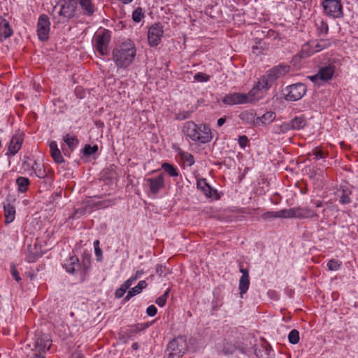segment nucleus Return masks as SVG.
<instances>
[{"label": "nucleus", "mask_w": 358, "mask_h": 358, "mask_svg": "<svg viewBox=\"0 0 358 358\" xmlns=\"http://www.w3.org/2000/svg\"><path fill=\"white\" fill-rule=\"evenodd\" d=\"M341 263L334 259L329 260L327 263V266L330 271H337L339 269Z\"/></svg>", "instance_id": "c03bdc74"}, {"label": "nucleus", "mask_w": 358, "mask_h": 358, "mask_svg": "<svg viewBox=\"0 0 358 358\" xmlns=\"http://www.w3.org/2000/svg\"><path fill=\"white\" fill-rule=\"evenodd\" d=\"M63 140L71 150H74L78 145V140L73 135L67 134L64 136Z\"/></svg>", "instance_id": "f704fd0d"}, {"label": "nucleus", "mask_w": 358, "mask_h": 358, "mask_svg": "<svg viewBox=\"0 0 358 358\" xmlns=\"http://www.w3.org/2000/svg\"><path fill=\"white\" fill-rule=\"evenodd\" d=\"M144 186L148 189L149 195L157 196L165 187L164 175L161 173L155 177L145 178Z\"/></svg>", "instance_id": "1a4fd4ad"}, {"label": "nucleus", "mask_w": 358, "mask_h": 358, "mask_svg": "<svg viewBox=\"0 0 358 358\" xmlns=\"http://www.w3.org/2000/svg\"><path fill=\"white\" fill-rule=\"evenodd\" d=\"M315 206L317 208H320L322 206V202L321 201H317L315 202Z\"/></svg>", "instance_id": "052dcab7"}, {"label": "nucleus", "mask_w": 358, "mask_h": 358, "mask_svg": "<svg viewBox=\"0 0 358 358\" xmlns=\"http://www.w3.org/2000/svg\"><path fill=\"white\" fill-rule=\"evenodd\" d=\"M34 358H45V357L40 355H35Z\"/></svg>", "instance_id": "0e129e2a"}, {"label": "nucleus", "mask_w": 358, "mask_h": 358, "mask_svg": "<svg viewBox=\"0 0 358 358\" xmlns=\"http://www.w3.org/2000/svg\"><path fill=\"white\" fill-rule=\"evenodd\" d=\"M50 154L56 163L60 164L64 162L62 155L57 147L56 141H51L49 145Z\"/></svg>", "instance_id": "bb28decb"}, {"label": "nucleus", "mask_w": 358, "mask_h": 358, "mask_svg": "<svg viewBox=\"0 0 358 358\" xmlns=\"http://www.w3.org/2000/svg\"><path fill=\"white\" fill-rule=\"evenodd\" d=\"M164 31L160 24L152 25L148 33V40L149 45L152 47L157 46L161 41Z\"/></svg>", "instance_id": "4468645a"}, {"label": "nucleus", "mask_w": 358, "mask_h": 358, "mask_svg": "<svg viewBox=\"0 0 358 358\" xmlns=\"http://www.w3.org/2000/svg\"><path fill=\"white\" fill-rule=\"evenodd\" d=\"M334 69L331 66H325L321 68L319 72L310 77V79L313 82H316L317 80H321L322 81H327L330 80L333 76Z\"/></svg>", "instance_id": "4be33fe9"}, {"label": "nucleus", "mask_w": 358, "mask_h": 358, "mask_svg": "<svg viewBox=\"0 0 358 358\" xmlns=\"http://www.w3.org/2000/svg\"><path fill=\"white\" fill-rule=\"evenodd\" d=\"M162 169L166 172L170 177H178L179 176V171L178 169L173 165L164 162L162 164Z\"/></svg>", "instance_id": "473e14b6"}, {"label": "nucleus", "mask_w": 358, "mask_h": 358, "mask_svg": "<svg viewBox=\"0 0 358 358\" xmlns=\"http://www.w3.org/2000/svg\"><path fill=\"white\" fill-rule=\"evenodd\" d=\"M352 190L347 185H341L338 190V195L339 196V202L341 204H348L351 202L350 195Z\"/></svg>", "instance_id": "393cba45"}, {"label": "nucleus", "mask_w": 358, "mask_h": 358, "mask_svg": "<svg viewBox=\"0 0 358 358\" xmlns=\"http://www.w3.org/2000/svg\"><path fill=\"white\" fill-rule=\"evenodd\" d=\"M190 117V113L189 111H180L178 112L176 115V118L178 120H183L185 119H187Z\"/></svg>", "instance_id": "a18cd8bd"}, {"label": "nucleus", "mask_w": 358, "mask_h": 358, "mask_svg": "<svg viewBox=\"0 0 358 358\" xmlns=\"http://www.w3.org/2000/svg\"><path fill=\"white\" fill-rule=\"evenodd\" d=\"M299 332L296 329H292L289 335L288 340L291 344L296 345L299 342Z\"/></svg>", "instance_id": "4c0bfd02"}, {"label": "nucleus", "mask_w": 358, "mask_h": 358, "mask_svg": "<svg viewBox=\"0 0 358 358\" xmlns=\"http://www.w3.org/2000/svg\"><path fill=\"white\" fill-rule=\"evenodd\" d=\"M182 131L187 138L197 143H207L212 139L210 129L205 124H196L192 121L187 122Z\"/></svg>", "instance_id": "f03ea898"}, {"label": "nucleus", "mask_w": 358, "mask_h": 358, "mask_svg": "<svg viewBox=\"0 0 358 358\" xmlns=\"http://www.w3.org/2000/svg\"><path fill=\"white\" fill-rule=\"evenodd\" d=\"M263 50L262 47H257V46H253L252 47V52L255 54L256 55H258L259 54L262 53Z\"/></svg>", "instance_id": "4d7b16f0"}, {"label": "nucleus", "mask_w": 358, "mask_h": 358, "mask_svg": "<svg viewBox=\"0 0 358 358\" xmlns=\"http://www.w3.org/2000/svg\"><path fill=\"white\" fill-rule=\"evenodd\" d=\"M147 286H148V284L145 280L139 281L136 286L131 288L128 292L127 296L124 298V300L129 301L131 297L140 294L143 289L147 287Z\"/></svg>", "instance_id": "cd10ccee"}, {"label": "nucleus", "mask_w": 358, "mask_h": 358, "mask_svg": "<svg viewBox=\"0 0 358 358\" xmlns=\"http://www.w3.org/2000/svg\"><path fill=\"white\" fill-rule=\"evenodd\" d=\"M98 150V146L96 145L91 146L90 145H86L83 149V153L85 156H90Z\"/></svg>", "instance_id": "79ce46f5"}, {"label": "nucleus", "mask_w": 358, "mask_h": 358, "mask_svg": "<svg viewBox=\"0 0 358 358\" xmlns=\"http://www.w3.org/2000/svg\"><path fill=\"white\" fill-rule=\"evenodd\" d=\"M271 87L267 78L264 76L261 77L252 89L248 92V103H255L264 96V91Z\"/></svg>", "instance_id": "0eeeda50"}, {"label": "nucleus", "mask_w": 358, "mask_h": 358, "mask_svg": "<svg viewBox=\"0 0 358 358\" xmlns=\"http://www.w3.org/2000/svg\"><path fill=\"white\" fill-rule=\"evenodd\" d=\"M16 184L18 191L21 193H24L28 189L30 181L28 178L20 176L16 179Z\"/></svg>", "instance_id": "c756f323"}, {"label": "nucleus", "mask_w": 358, "mask_h": 358, "mask_svg": "<svg viewBox=\"0 0 358 358\" xmlns=\"http://www.w3.org/2000/svg\"><path fill=\"white\" fill-rule=\"evenodd\" d=\"M132 280L133 279H127L122 285L121 287H120V289H122V291L123 292H126L127 290L131 287V285L133 284V282H132Z\"/></svg>", "instance_id": "de8ad7c7"}, {"label": "nucleus", "mask_w": 358, "mask_h": 358, "mask_svg": "<svg viewBox=\"0 0 358 358\" xmlns=\"http://www.w3.org/2000/svg\"><path fill=\"white\" fill-rule=\"evenodd\" d=\"M131 347H132V348H133V349L136 350V349H138V343H134L132 344V346H131Z\"/></svg>", "instance_id": "680f3d73"}, {"label": "nucleus", "mask_w": 358, "mask_h": 358, "mask_svg": "<svg viewBox=\"0 0 358 358\" xmlns=\"http://www.w3.org/2000/svg\"><path fill=\"white\" fill-rule=\"evenodd\" d=\"M51 343L52 341L50 340L48 335L41 334L37 336L35 341V345L36 348L38 349V350L45 352L50 349Z\"/></svg>", "instance_id": "5701e85b"}, {"label": "nucleus", "mask_w": 358, "mask_h": 358, "mask_svg": "<svg viewBox=\"0 0 358 358\" xmlns=\"http://www.w3.org/2000/svg\"><path fill=\"white\" fill-rule=\"evenodd\" d=\"M306 93V86L301 83L287 86L283 90L285 98L287 101H295L301 99Z\"/></svg>", "instance_id": "9b49d317"}, {"label": "nucleus", "mask_w": 358, "mask_h": 358, "mask_svg": "<svg viewBox=\"0 0 358 358\" xmlns=\"http://www.w3.org/2000/svg\"><path fill=\"white\" fill-rule=\"evenodd\" d=\"M238 143L241 147L245 148L246 146V136H240Z\"/></svg>", "instance_id": "5fc2aeb1"}, {"label": "nucleus", "mask_w": 358, "mask_h": 358, "mask_svg": "<svg viewBox=\"0 0 358 358\" xmlns=\"http://www.w3.org/2000/svg\"><path fill=\"white\" fill-rule=\"evenodd\" d=\"M222 101L225 105L242 104L246 102V94L239 92L229 93L223 97Z\"/></svg>", "instance_id": "412c9836"}, {"label": "nucleus", "mask_w": 358, "mask_h": 358, "mask_svg": "<svg viewBox=\"0 0 358 358\" xmlns=\"http://www.w3.org/2000/svg\"><path fill=\"white\" fill-rule=\"evenodd\" d=\"M124 294L125 293L123 292L122 291V289H120V288L117 289L115 292V297L117 298V299L122 298L124 296Z\"/></svg>", "instance_id": "13d9d810"}, {"label": "nucleus", "mask_w": 358, "mask_h": 358, "mask_svg": "<svg viewBox=\"0 0 358 358\" xmlns=\"http://www.w3.org/2000/svg\"><path fill=\"white\" fill-rule=\"evenodd\" d=\"M170 291V288H168L162 296L157 298V299L155 300L156 304H157L159 307L164 306L166 303V300L169 297Z\"/></svg>", "instance_id": "58836bf2"}, {"label": "nucleus", "mask_w": 358, "mask_h": 358, "mask_svg": "<svg viewBox=\"0 0 358 358\" xmlns=\"http://www.w3.org/2000/svg\"><path fill=\"white\" fill-rule=\"evenodd\" d=\"M24 253L25 260L29 263H33L43 255V251L41 245L36 241L33 245H27Z\"/></svg>", "instance_id": "2eb2a0df"}, {"label": "nucleus", "mask_w": 358, "mask_h": 358, "mask_svg": "<svg viewBox=\"0 0 358 358\" xmlns=\"http://www.w3.org/2000/svg\"><path fill=\"white\" fill-rule=\"evenodd\" d=\"M196 186L199 189H200L203 194L207 197H212L213 193H216L217 191L213 189L209 184L207 182L206 179L200 178L197 180Z\"/></svg>", "instance_id": "a878e982"}, {"label": "nucleus", "mask_w": 358, "mask_h": 358, "mask_svg": "<svg viewBox=\"0 0 358 358\" xmlns=\"http://www.w3.org/2000/svg\"><path fill=\"white\" fill-rule=\"evenodd\" d=\"M4 214H5L6 223V224L11 223L15 219V208L13 206H11L10 204L4 206Z\"/></svg>", "instance_id": "7c9ffc66"}, {"label": "nucleus", "mask_w": 358, "mask_h": 358, "mask_svg": "<svg viewBox=\"0 0 358 358\" xmlns=\"http://www.w3.org/2000/svg\"><path fill=\"white\" fill-rule=\"evenodd\" d=\"M315 25L317 27V34L319 36L326 35L329 31L327 23L322 18H318L315 20Z\"/></svg>", "instance_id": "2f4dec72"}, {"label": "nucleus", "mask_w": 358, "mask_h": 358, "mask_svg": "<svg viewBox=\"0 0 358 358\" xmlns=\"http://www.w3.org/2000/svg\"><path fill=\"white\" fill-rule=\"evenodd\" d=\"M111 39V31L106 29H99L94 36V46L95 50L101 55L109 53V43Z\"/></svg>", "instance_id": "39448f33"}, {"label": "nucleus", "mask_w": 358, "mask_h": 358, "mask_svg": "<svg viewBox=\"0 0 358 358\" xmlns=\"http://www.w3.org/2000/svg\"><path fill=\"white\" fill-rule=\"evenodd\" d=\"M313 155L315 156V159H320L324 157L323 152L320 150H315L313 152Z\"/></svg>", "instance_id": "864d4df0"}, {"label": "nucleus", "mask_w": 358, "mask_h": 358, "mask_svg": "<svg viewBox=\"0 0 358 358\" xmlns=\"http://www.w3.org/2000/svg\"><path fill=\"white\" fill-rule=\"evenodd\" d=\"M100 242L99 240H96L94 242V253L96 257L101 258L102 257V250L99 247Z\"/></svg>", "instance_id": "49530a36"}, {"label": "nucleus", "mask_w": 358, "mask_h": 358, "mask_svg": "<svg viewBox=\"0 0 358 358\" xmlns=\"http://www.w3.org/2000/svg\"><path fill=\"white\" fill-rule=\"evenodd\" d=\"M240 271L242 273V276L240 279L239 289L241 296L243 297V294L246 293V269L241 265Z\"/></svg>", "instance_id": "e433bc0d"}, {"label": "nucleus", "mask_w": 358, "mask_h": 358, "mask_svg": "<svg viewBox=\"0 0 358 358\" xmlns=\"http://www.w3.org/2000/svg\"><path fill=\"white\" fill-rule=\"evenodd\" d=\"M13 34V29L8 21L3 17L0 16V37L6 39Z\"/></svg>", "instance_id": "b1692460"}, {"label": "nucleus", "mask_w": 358, "mask_h": 358, "mask_svg": "<svg viewBox=\"0 0 358 358\" xmlns=\"http://www.w3.org/2000/svg\"><path fill=\"white\" fill-rule=\"evenodd\" d=\"M275 113L273 112H267L261 117L255 118L252 113L248 114V123L251 122L255 126L266 125L272 122L275 119Z\"/></svg>", "instance_id": "f3484780"}, {"label": "nucleus", "mask_w": 358, "mask_h": 358, "mask_svg": "<svg viewBox=\"0 0 358 358\" xmlns=\"http://www.w3.org/2000/svg\"><path fill=\"white\" fill-rule=\"evenodd\" d=\"M23 141L24 134L22 133L17 132L14 134L9 143L6 155H10L12 156L16 155L20 150Z\"/></svg>", "instance_id": "a211bd4d"}, {"label": "nucleus", "mask_w": 358, "mask_h": 358, "mask_svg": "<svg viewBox=\"0 0 358 358\" xmlns=\"http://www.w3.org/2000/svg\"><path fill=\"white\" fill-rule=\"evenodd\" d=\"M90 266V260L89 258L83 259L80 263L78 258L76 255H70L64 262L63 267L66 272L69 273H75L79 272L81 275H85Z\"/></svg>", "instance_id": "423d86ee"}, {"label": "nucleus", "mask_w": 358, "mask_h": 358, "mask_svg": "<svg viewBox=\"0 0 358 358\" xmlns=\"http://www.w3.org/2000/svg\"><path fill=\"white\" fill-rule=\"evenodd\" d=\"M144 17L145 15L143 12V9L141 7H138L133 11L132 19L135 22H140Z\"/></svg>", "instance_id": "ea45409f"}, {"label": "nucleus", "mask_w": 358, "mask_h": 358, "mask_svg": "<svg viewBox=\"0 0 358 358\" xmlns=\"http://www.w3.org/2000/svg\"><path fill=\"white\" fill-rule=\"evenodd\" d=\"M290 129H292V128L290 127L289 122L287 123H283L280 126V131L282 133H285Z\"/></svg>", "instance_id": "8fccbe9b"}, {"label": "nucleus", "mask_w": 358, "mask_h": 358, "mask_svg": "<svg viewBox=\"0 0 358 358\" xmlns=\"http://www.w3.org/2000/svg\"><path fill=\"white\" fill-rule=\"evenodd\" d=\"M11 274H12V276L14 278V279L17 282H20L21 280L20 274H19L18 271H17V269L14 266L12 267V268H11Z\"/></svg>", "instance_id": "3c124183"}, {"label": "nucleus", "mask_w": 358, "mask_h": 358, "mask_svg": "<svg viewBox=\"0 0 358 358\" xmlns=\"http://www.w3.org/2000/svg\"><path fill=\"white\" fill-rule=\"evenodd\" d=\"M331 45L329 39H321L317 41H311L304 45L299 56L300 58H306L315 52L327 48Z\"/></svg>", "instance_id": "6e6552de"}, {"label": "nucleus", "mask_w": 358, "mask_h": 358, "mask_svg": "<svg viewBox=\"0 0 358 358\" xmlns=\"http://www.w3.org/2000/svg\"><path fill=\"white\" fill-rule=\"evenodd\" d=\"M143 274H144L143 270L137 271L135 275L131 276L129 279H133L132 282H135L138 278H140Z\"/></svg>", "instance_id": "603ef678"}, {"label": "nucleus", "mask_w": 358, "mask_h": 358, "mask_svg": "<svg viewBox=\"0 0 358 358\" xmlns=\"http://www.w3.org/2000/svg\"><path fill=\"white\" fill-rule=\"evenodd\" d=\"M179 155L180 159L187 166H191L194 164V158L192 154L185 151H180Z\"/></svg>", "instance_id": "c9c22d12"}, {"label": "nucleus", "mask_w": 358, "mask_h": 358, "mask_svg": "<svg viewBox=\"0 0 358 358\" xmlns=\"http://www.w3.org/2000/svg\"><path fill=\"white\" fill-rule=\"evenodd\" d=\"M254 352L257 358H272L273 356L271 345L264 340L255 344Z\"/></svg>", "instance_id": "dca6fc26"}, {"label": "nucleus", "mask_w": 358, "mask_h": 358, "mask_svg": "<svg viewBox=\"0 0 358 358\" xmlns=\"http://www.w3.org/2000/svg\"><path fill=\"white\" fill-rule=\"evenodd\" d=\"M247 285H248V287L249 286V280H248Z\"/></svg>", "instance_id": "338daca9"}, {"label": "nucleus", "mask_w": 358, "mask_h": 358, "mask_svg": "<svg viewBox=\"0 0 358 358\" xmlns=\"http://www.w3.org/2000/svg\"><path fill=\"white\" fill-rule=\"evenodd\" d=\"M144 329H145V327H143V324H138L136 325L130 327L127 330V334L129 336H132L135 334H138V332H140L141 331H142Z\"/></svg>", "instance_id": "a19ab883"}, {"label": "nucleus", "mask_w": 358, "mask_h": 358, "mask_svg": "<svg viewBox=\"0 0 358 358\" xmlns=\"http://www.w3.org/2000/svg\"><path fill=\"white\" fill-rule=\"evenodd\" d=\"M113 60L118 68L125 69L134 62L136 48L133 41L127 39L113 50Z\"/></svg>", "instance_id": "f257e3e1"}, {"label": "nucleus", "mask_w": 358, "mask_h": 358, "mask_svg": "<svg viewBox=\"0 0 358 358\" xmlns=\"http://www.w3.org/2000/svg\"><path fill=\"white\" fill-rule=\"evenodd\" d=\"M165 268L162 264H158L156 266V273L159 275H162L164 273V269Z\"/></svg>", "instance_id": "6e6d98bb"}, {"label": "nucleus", "mask_w": 358, "mask_h": 358, "mask_svg": "<svg viewBox=\"0 0 358 358\" xmlns=\"http://www.w3.org/2000/svg\"><path fill=\"white\" fill-rule=\"evenodd\" d=\"M157 313V309L154 305L149 306L146 309V313L150 317L155 316Z\"/></svg>", "instance_id": "09e8293b"}, {"label": "nucleus", "mask_w": 358, "mask_h": 358, "mask_svg": "<svg viewBox=\"0 0 358 358\" xmlns=\"http://www.w3.org/2000/svg\"><path fill=\"white\" fill-rule=\"evenodd\" d=\"M73 358H84L82 355H73Z\"/></svg>", "instance_id": "e2e57ef3"}, {"label": "nucleus", "mask_w": 358, "mask_h": 358, "mask_svg": "<svg viewBox=\"0 0 358 358\" xmlns=\"http://www.w3.org/2000/svg\"><path fill=\"white\" fill-rule=\"evenodd\" d=\"M78 1V6L79 7V17L80 15H84L86 17L92 16L96 8L92 0H77Z\"/></svg>", "instance_id": "aec40b11"}, {"label": "nucleus", "mask_w": 358, "mask_h": 358, "mask_svg": "<svg viewBox=\"0 0 358 358\" xmlns=\"http://www.w3.org/2000/svg\"><path fill=\"white\" fill-rule=\"evenodd\" d=\"M226 122L225 117H220L217 120V125L222 127Z\"/></svg>", "instance_id": "bf43d9fd"}, {"label": "nucleus", "mask_w": 358, "mask_h": 358, "mask_svg": "<svg viewBox=\"0 0 358 358\" xmlns=\"http://www.w3.org/2000/svg\"><path fill=\"white\" fill-rule=\"evenodd\" d=\"M32 170L34 171L36 176L38 178L44 179L48 176L45 165L37 161H34V164L32 165Z\"/></svg>", "instance_id": "c85d7f7f"}, {"label": "nucleus", "mask_w": 358, "mask_h": 358, "mask_svg": "<svg viewBox=\"0 0 358 358\" xmlns=\"http://www.w3.org/2000/svg\"><path fill=\"white\" fill-rule=\"evenodd\" d=\"M50 30V21L48 16L42 14L39 16L37 22V36L40 41H45L49 38Z\"/></svg>", "instance_id": "ddd939ff"}, {"label": "nucleus", "mask_w": 358, "mask_h": 358, "mask_svg": "<svg viewBox=\"0 0 358 358\" xmlns=\"http://www.w3.org/2000/svg\"><path fill=\"white\" fill-rule=\"evenodd\" d=\"M57 6L59 7V22H66L74 17H79L80 9L77 0H59Z\"/></svg>", "instance_id": "20e7f679"}, {"label": "nucleus", "mask_w": 358, "mask_h": 358, "mask_svg": "<svg viewBox=\"0 0 358 358\" xmlns=\"http://www.w3.org/2000/svg\"><path fill=\"white\" fill-rule=\"evenodd\" d=\"M252 338L254 339L255 342H257V340L255 338V337H252Z\"/></svg>", "instance_id": "69168bd1"}, {"label": "nucleus", "mask_w": 358, "mask_h": 358, "mask_svg": "<svg viewBox=\"0 0 358 358\" xmlns=\"http://www.w3.org/2000/svg\"><path fill=\"white\" fill-rule=\"evenodd\" d=\"M290 127L292 128V129H303L306 124V119L301 116V117H296L292 120L289 121Z\"/></svg>", "instance_id": "72a5a7b5"}, {"label": "nucleus", "mask_w": 358, "mask_h": 358, "mask_svg": "<svg viewBox=\"0 0 358 358\" xmlns=\"http://www.w3.org/2000/svg\"><path fill=\"white\" fill-rule=\"evenodd\" d=\"M322 7L324 13L334 18L343 16V7L339 0H324Z\"/></svg>", "instance_id": "f8f14e48"}, {"label": "nucleus", "mask_w": 358, "mask_h": 358, "mask_svg": "<svg viewBox=\"0 0 358 358\" xmlns=\"http://www.w3.org/2000/svg\"><path fill=\"white\" fill-rule=\"evenodd\" d=\"M289 71V66L287 65H278L270 71H268V74L265 76L268 83L271 85V83L275 80L276 79L285 76Z\"/></svg>", "instance_id": "6ab92c4d"}, {"label": "nucleus", "mask_w": 358, "mask_h": 358, "mask_svg": "<svg viewBox=\"0 0 358 358\" xmlns=\"http://www.w3.org/2000/svg\"><path fill=\"white\" fill-rule=\"evenodd\" d=\"M210 76L204 73H202V72H199V73H196L194 76V79L197 81V82H207L208 80H210Z\"/></svg>", "instance_id": "37998d69"}, {"label": "nucleus", "mask_w": 358, "mask_h": 358, "mask_svg": "<svg viewBox=\"0 0 358 358\" xmlns=\"http://www.w3.org/2000/svg\"><path fill=\"white\" fill-rule=\"evenodd\" d=\"M168 350L170 351L169 358L174 357H182L187 351V343L186 338L179 336L169 342Z\"/></svg>", "instance_id": "9d476101"}, {"label": "nucleus", "mask_w": 358, "mask_h": 358, "mask_svg": "<svg viewBox=\"0 0 358 358\" xmlns=\"http://www.w3.org/2000/svg\"><path fill=\"white\" fill-rule=\"evenodd\" d=\"M269 217L298 218L317 220L319 215L308 207H296L289 209H282L275 212H268Z\"/></svg>", "instance_id": "7ed1b4c3"}]
</instances>
